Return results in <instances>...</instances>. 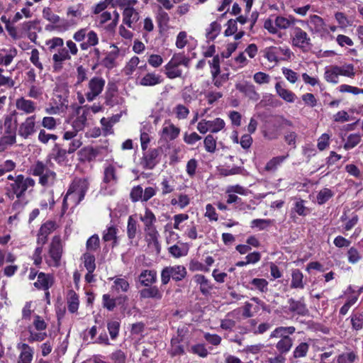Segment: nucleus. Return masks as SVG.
Listing matches in <instances>:
<instances>
[{
	"instance_id": "412c9836",
	"label": "nucleus",
	"mask_w": 363,
	"mask_h": 363,
	"mask_svg": "<svg viewBox=\"0 0 363 363\" xmlns=\"http://www.w3.org/2000/svg\"><path fill=\"white\" fill-rule=\"evenodd\" d=\"M161 75L154 72H148L140 80V84L144 86H153L162 82Z\"/></svg>"
},
{
	"instance_id": "4be33fe9",
	"label": "nucleus",
	"mask_w": 363,
	"mask_h": 363,
	"mask_svg": "<svg viewBox=\"0 0 363 363\" xmlns=\"http://www.w3.org/2000/svg\"><path fill=\"white\" fill-rule=\"evenodd\" d=\"M117 86L114 84H108L105 93V104L108 106H113L118 104L117 96Z\"/></svg>"
},
{
	"instance_id": "bf43d9fd",
	"label": "nucleus",
	"mask_w": 363,
	"mask_h": 363,
	"mask_svg": "<svg viewBox=\"0 0 363 363\" xmlns=\"http://www.w3.org/2000/svg\"><path fill=\"white\" fill-rule=\"evenodd\" d=\"M16 143V133L13 130H5V135L1 138L3 145H13Z\"/></svg>"
},
{
	"instance_id": "ddd939ff",
	"label": "nucleus",
	"mask_w": 363,
	"mask_h": 363,
	"mask_svg": "<svg viewBox=\"0 0 363 363\" xmlns=\"http://www.w3.org/2000/svg\"><path fill=\"white\" fill-rule=\"evenodd\" d=\"M160 150L151 149L144 154L142 164L145 169H152L159 162Z\"/></svg>"
},
{
	"instance_id": "1a4fd4ad",
	"label": "nucleus",
	"mask_w": 363,
	"mask_h": 363,
	"mask_svg": "<svg viewBox=\"0 0 363 363\" xmlns=\"http://www.w3.org/2000/svg\"><path fill=\"white\" fill-rule=\"evenodd\" d=\"M105 80L100 77L91 78L88 83V91L86 93L89 101H94L103 91Z\"/></svg>"
},
{
	"instance_id": "dca6fc26",
	"label": "nucleus",
	"mask_w": 363,
	"mask_h": 363,
	"mask_svg": "<svg viewBox=\"0 0 363 363\" xmlns=\"http://www.w3.org/2000/svg\"><path fill=\"white\" fill-rule=\"evenodd\" d=\"M17 349L20 351L18 363H31L34 354L33 349L26 343L18 344Z\"/></svg>"
},
{
	"instance_id": "4c0bfd02",
	"label": "nucleus",
	"mask_w": 363,
	"mask_h": 363,
	"mask_svg": "<svg viewBox=\"0 0 363 363\" xmlns=\"http://www.w3.org/2000/svg\"><path fill=\"white\" fill-rule=\"evenodd\" d=\"M67 150L61 148L55 144L52 150V158L58 163L64 162L67 159Z\"/></svg>"
},
{
	"instance_id": "473e14b6",
	"label": "nucleus",
	"mask_w": 363,
	"mask_h": 363,
	"mask_svg": "<svg viewBox=\"0 0 363 363\" xmlns=\"http://www.w3.org/2000/svg\"><path fill=\"white\" fill-rule=\"evenodd\" d=\"M297 20L292 16H289V18H286L284 16H277L275 19V25L276 27L280 29H286L289 28L291 26L294 25Z\"/></svg>"
},
{
	"instance_id": "a211bd4d",
	"label": "nucleus",
	"mask_w": 363,
	"mask_h": 363,
	"mask_svg": "<svg viewBox=\"0 0 363 363\" xmlns=\"http://www.w3.org/2000/svg\"><path fill=\"white\" fill-rule=\"evenodd\" d=\"M141 298H152L155 300H161L163 296L162 291L155 285L145 286L139 291Z\"/></svg>"
},
{
	"instance_id": "c9c22d12",
	"label": "nucleus",
	"mask_w": 363,
	"mask_h": 363,
	"mask_svg": "<svg viewBox=\"0 0 363 363\" xmlns=\"http://www.w3.org/2000/svg\"><path fill=\"white\" fill-rule=\"evenodd\" d=\"M138 225L136 220H135L133 216H130L128 220L127 225V235L129 240H132L135 238L138 231Z\"/></svg>"
},
{
	"instance_id": "58836bf2",
	"label": "nucleus",
	"mask_w": 363,
	"mask_h": 363,
	"mask_svg": "<svg viewBox=\"0 0 363 363\" xmlns=\"http://www.w3.org/2000/svg\"><path fill=\"white\" fill-rule=\"evenodd\" d=\"M221 26L216 21H213L206 29V37L208 40H213L220 33Z\"/></svg>"
},
{
	"instance_id": "13d9d810",
	"label": "nucleus",
	"mask_w": 363,
	"mask_h": 363,
	"mask_svg": "<svg viewBox=\"0 0 363 363\" xmlns=\"http://www.w3.org/2000/svg\"><path fill=\"white\" fill-rule=\"evenodd\" d=\"M293 210L301 216H305L308 213V209L304 205V201L301 199H296Z\"/></svg>"
},
{
	"instance_id": "37998d69",
	"label": "nucleus",
	"mask_w": 363,
	"mask_h": 363,
	"mask_svg": "<svg viewBox=\"0 0 363 363\" xmlns=\"http://www.w3.org/2000/svg\"><path fill=\"white\" fill-rule=\"evenodd\" d=\"M253 286L252 290L257 289L261 293H266L268 291V281L265 279L255 278L250 281Z\"/></svg>"
},
{
	"instance_id": "b1692460",
	"label": "nucleus",
	"mask_w": 363,
	"mask_h": 363,
	"mask_svg": "<svg viewBox=\"0 0 363 363\" xmlns=\"http://www.w3.org/2000/svg\"><path fill=\"white\" fill-rule=\"evenodd\" d=\"M16 107L18 110L27 114L33 113L35 111V104L33 101L21 97L16 100Z\"/></svg>"
},
{
	"instance_id": "a18cd8bd",
	"label": "nucleus",
	"mask_w": 363,
	"mask_h": 363,
	"mask_svg": "<svg viewBox=\"0 0 363 363\" xmlns=\"http://www.w3.org/2000/svg\"><path fill=\"white\" fill-rule=\"evenodd\" d=\"M209 131L211 133H218L223 130L225 125V121L220 118H216L213 121H207Z\"/></svg>"
},
{
	"instance_id": "052dcab7",
	"label": "nucleus",
	"mask_w": 363,
	"mask_h": 363,
	"mask_svg": "<svg viewBox=\"0 0 363 363\" xmlns=\"http://www.w3.org/2000/svg\"><path fill=\"white\" fill-rule=\"evenodd\" d=\"M43 16L44 18L52 23H57L60 21L59 16L55 14L49 7L43 9Z\"/></svg>"
},
{
	"instance_id": "c03bdc74",
	"label": "nucleus",
	"mask_w": 363,
	"mask_h": 363,
	"mask_svg": "<svg viewBox=\"0 0 363 363\" xmlns=\"http://www.w3.org/2000/svg\"><path fill=\"white\" fill-rule=\"evenodd\" d=\"M170 203L172 206L177 205L180 209H183L189 204L190 199L186 194H179L177 195V198L172 199Z\"/></svg>"
},
{
	"instance_id": "6e6d98bb",
	"label": "nucleus",
	"mask_w": 363,
	"mask_h": 363,
	"mask_svg": "<svg viewBox=\"0 0 363 363\" xmlns=\"http://www.w3.org/2000/svg\"><path fill=\"white\" fill-rule=\"evenodd\" d=\"M333 193L329 189L325 188L320 190L317 195V202L318 204H323L327 202L332 196Z\"/></svg>"
},
{
	"instance_id": "864d4df0",
	"label": "nucleus",
	"mask_w": 363,
	"mask_h": 363,
	"mask_svg": "<svg viewBox=\"0 0 363 363\" xmlns=\"http://www.w3.org/2000/svg\"><path fill=\"white\" fill-rule=\"evenodd\" d=\"M143 189L140 185L133 186L130 193V199L134 203L138 201L143 202Z\"/></svg>"
},
{
	"instance_id": "9b49d317",
	"label": "nucleus",
	"mask_w": 363,
	"mask_h": 363,
	"mask_svg": "<svg viewBox=\"0 0 363 363\" xmlns=\"http://www.w3.org/2000/svg\"><path fill=\"white\" fill-rule=\"evenodd\" d=\"M123 23L133 30L138 28V21L140 18V13L134 8H127L122 13Z\"/></svg>"
},
{
	"instance_id": "5fc2aeb1",
	"label": "nucleus",
	"mask_w": 363,
	"mask_h": 363,
	"mask_svg": "<svg viewBox=\"0 0 363 363\" xmlns=\"http://www.w3.org/2000/svg\"><path fill=\"white\" fill-rule=\"evenodd\" d=\"M208 64L212 77L218 76L220 72L219 56L218 55L213 56V59L208 61Z\"/></svg>"
},
{
	"instance_id": "774afa93",
	"label": "nucleus",
	"mask_w": 363,
	"mask_h": 363,
	"mask_svg": "<svg viewBox=\"0 0 363 363\" xmlns=\"http://www.w3.org/2000/svg\"><path fill=\"white\" fill-rule=\"evenodd\" d=\"M308 350V345L306 342H302L295 348L294 357L295 358L303 357L306 355Z\"/></svg>"
},
{
	"instance_id": "5701e85b",
	"label": "nucleus",
	"mask_w": 363,
	"mask_h": 363,
	"mask_svg": "<svg viewBox=\"0 0 363 363\" xmlns=\"http://www.w3.org/2000/svg\"><path fill=\"white\" fill-rule=\"evenodd\" d=\"M86 40L84 42H82L80 44V48L82 50H86L90 47H94L99 43V37L97 33L94 31L87 29L86 34Z\"/></svg>"
},
{
	"instance_id": "ea45409f",
	"label": "nucleus",
	"mask_w": 363,
	"mask_h": 363,
	"mask_svg": "<svg viewBox=\"0 0 363 363\" xmlns=\"http://www.w3.org/2000/svg\"><path fill=\"white\" fill-rule=\"evenodd\" d=\"M113 280V289L116 291H121L123 292H127L130 289V284L128 281L124 278H110Z\"/></svg>"
},
{
	"instance_id": "f257e3e1",
	"label": "nucleus",
	"mask_w": 363,
	"mask_h": 363,
	"mask_svg": "<svg viewBox=\"0 0 363 363\" xmlns=\"http://www.w3.org/2000/svg\"><path fill=\"white\" fill-rule=\"evenodd\" d=\"M50 52L55 53L52 55V69L54 72H60L64 67L65 62L71 60L68 50L64 47V40L59 37H55L46 42Z\"/></svg>"
},
{
	"instance_id": "f03ea898",
	"label": "nucleus",
	"mask_w": 363,
	"mask_h": 363,
	"mask_svg": "<svg viewBox=\"0 0 363 363\" xmlns=\"http://www.w3.org/2000/svg\"><path fill=\"white\" fill-rule=\"evenodd\" d=\"M35 185V180L23 174H18L13 182H7L5 186V194L11 200L20 199L25 196L29 188Z\"/></svg>"
},
{
	"instance_id": "49530a36",
	"label": "nucleus",
	"mask_w": 363,
	"mask_h": 363,
	"mask_svg": "<svg viewBox=\"0 0 363 363\" xmlns=\"http://www.w3.org/2000/svg\"><path fill=\"white\" fill-rule=\"evenodd\" d=\"M82 259L87 272H94L96 269L95 257L89 252H86L83 255Z\"/></svg>"
},
{
	"instance_id": "6ab92c4d",
	"label": "nucleus",
	"mask_w": 363,
	"mask_h": 363,
	"mask_svg": "<svg viewBox=\"0 0 363 363\" xmlns=\"http://www.w3.org/2000/svg\"><path fill=\"white\" fill-rule=\"evenodd\" d=\"M53 282V277L51 274L40 272L34 286L38 289L47 291L52 286Z\"/></svg>"
},
{
	"instance_id": "680f3d73",
	"label": "nucleus",
	"mask_w": 363,
	"mask_h": 363,
	"mask_svg": "<svg viewBox=\"0 0 363 363\" xmlns=\"http://www.w3.org/2000/svg\"><path fill=\"white\" fill-rule=\"evenodd\" d=\"M107 327L111 339H115L118 335L120 328L119 322L117 320L110 321L108 323Z\"/></svg>"
},
{
	"instance_id": "3c124183",
	"label": "nucleus",
	"mask_w": 363,
	"mask_h": 363,
	"mask_svg": "<svg viewBox=\"0 0 363 363\" xmlns=\"http://www.w3.org/2000/svg\"><path fill=\"white\" fill-rule=\"evenodd\" d=\"M140 220L143 222L145 227H150L155 225L156 217L151 210L146 208L144 216H140Z\"/></svg>"
},
{
	"instance_id": "72a5a7b5",
	"label": "nucleus",
	"mask_w": 363,
	"mask_h": 363,
	"mask_svg": "<svg viewBox=\"0 0 363 363\" xmlns=\"http://www.w3.org/2000/svg\"><path fill=\"white\" fill-rule=\"evenodd\" d=\"M104 182L105 183L117 182L118 177L116 175V168L113 164H108L104 169Z\"/></svg>"
},
{
	"instance_id": "0eeeda50",
	"label": "nucleus",
	"mask_w": 363,
	"mask_h": 363,
	"mask_svg": "<svg viewBox=\"0 0 363 363\" xmlns=\"http://www.w3.org/2000/svg\"><path fill=\"white\" fill-rule=\"evenodd\" d=\"M49 259H46V262L49 266L58 267L60 265V260L62 254V245L60 237L55 236L50 245Z\"/></svg>"
},
{
	"instance_id": "0e129e2a",
	"label": "nucleus",
	"mask_w": 363,
	"mask_h": 363,
	"mask_svg": "<svg viewBox=\"0 0 363 363\" xmlns=\"http://www.w3.org/2000/svg\"><path fill=\"white\" fill-rule=\"evenodd\" d=\"M174 113L176 114V117L179 119H185L187 118L189 110L187 107L182 104H178L174 108Z\"/></svg>"
},
{
	"instance_id": "f704fd0d",
	"label": "nucleus",
	"mask_w": 363,
	"mask_h": 363,
	"mask_svg": "<svg viewBox=\"0 0 363 363\" xmlns=\"http://www.w3.org/2000/svg\"><path fill=\"white\" fill-rule=\"evenodd\" d=\"M164 74L169 79H173L182 77V72L179 69V67L169 62L164 66Z\"/></svg>"
},
{
	"instance_id": "f8f14e48",
	"label": "nucleus",
	"mask_w": 363,
	"mask_h": 363,
	"mask_svg": "<svg viewBox=\"0 0 363 363\" xmlns=\"http://www.w3.org/2000/svg\"><path fill=\"white\" fill-rule=\"evenodd\" d=\"M180 134V128L174 125L170 120H165L161 130V137L166 140H174Z\"/></svg>"
},
{
	"instance_id": "7ed1b4c3",
	"label": "nucleus",
	"mask_w": 363,
	"mask_h": 363,
	"mask_svg": "<svg viewBox=\"0 0 363 363\" xmlns=\"http://www.w3.org/2000/svg\"><path fill=\"white\" fill-rule=\"evenodd\" d=\"M89 182L87 178H75L63 199V207L67 208V200L69 199L74 204L78 205L84 198L89 189Z\"/></svg>"
},
{
	"instance_id": "a19ab883",
	"label": "nucleus",
	"mask_w": 363,
	"mask_h": 363,
	"mask_svg": "<svg viewBox=\"0 0 363 363\" xmlns=\"http://www.w3.org/2000/svg\"><path fill=\"white\" fill-rule=\"evenodd\" d=\"M288 155L285 156L274 157L271 159L265 166V170L268 172H274L285 160L288 157Z\"/></svg>"
},
{
	"instance_id": "338daca9",
	"label": "nucleus",
	"mask_w": 363,
	"mask_h": 363,
	"mask_svg": "<svg viewBox=\"0 0 363 363\" xmlns=\"http://www.w3.org/2000/svg\"><path fill=\"white\" fill-rule=\"evenodd\" d=\"M139 62V57L136 56L133 57L125 67L124 70L125 74L128 75L133 74V72L135 71V68L138 65Z\"/></svg>"
},
{
	"instance_id": "cd10ccee",
	"label": "nucleus",
	"mask_w": 363,
	"mask_h": 363,
	"mask_svg": "<svg viewBox=\"0 0 363 363\" xmlns=\"http://www.w3.org/2000/svg\"><path fill=\"white\" fill-rule=\"evenodd\" d=\"M290 286L291 289H303L304 288L303 274L298 269L292 270Z\"/></svg>"
},
{
	"instance_id": "603ef678",
	"label": "nucleus",
	"mask_w": 363,
	"mask_h": 363,
	"mask_svg": "<svg viewBox=\"0 0 363 363\" xmlns=\"http://www.w3.org/2000/svg\"><path fill=\"white\" fill-rule=\"evenodd\" d=\"M361 142V135L359 133L350 134L344 145L345 150H350L357 146Z\"/></svg>"
},
{
	"instance_id": "20e7f679",
	"label": "nucleus",
	"mask_w": 363,
	"mask_h": 363,
	"mask_svg": "<svg viewBox=\"0 0 363 363\" xmlns=\"http://www.w3.org/2000/svg\"><path fill=\"white\" fill-rule=\"evenodd\" d=\"M30 172L32 175L39 177V184L43 186H52L57 179L56 173L41 161L31 166Z\"/></svg>"
},
{
	"instance_id": "bb28decb",
	"label": "nucleus",
	"mask_w": 363,
	"mask_h": 363,
	"mask_svg": "<svg viewBox=\"0 0 363 363\" xmlns=\"http://www.w3.org/2000/svg\"><path fill=\"white\" fill-rule=\"evenodd\" d=\"M194 280L196 284L200 285V291L203 295L209 294L210 291L213 289L209 280L202 274H196L194 277Z\"/></svg>"
},
{
	"instance_id": "f3484780",
	"label": "nucleus",
	"mask_w": 363,
	"mask_h": 363,
	"mask_svg": "<svg viewBox=\"0 0 363 363\" xmlns=\"http://www.w3.org/2000/svg\"><path fill=\"white\" fill-rule=\"evenodd\" d=\"M157 279V274L155 269H144L138 277L139 282L143 286H150L155 284Z\"/></svg>"
},
{
	"instance_id": "79ce46f5",
	"label": "nucleus",
	"mask_w": 363,
	"mask_h": 363,
	"mask_svg": "<svg viewBox=\"0 0 363 363\" xmlns=\"http://www.w3.org/2000/svg\"><path fill=\"white\" fill-rule=\"evenodd\" d=\"M293 345V340L291 337H285L284 339H280V340L277 343L276 348L281 353H286L288 352Z\"/></svg>"
},
{
	"instance_id": "2f4dec72",
	"label": "nucleus",
	"mask_w": 363,
	"mask_h": 363,
	"mask_svg": "<svg viewBox=\"0 0 363 363\" xmlns=\"http://www.w3.org/2000/svg\"><path fill=\"white\" fill-rule=\"evenodd\" d=\"M339 72L338 66H332L326 69L324 73L325 79L330 83H338Z\"/></svg>"
},
{
	"instance_id": "393cba45",
	"label": "nucleus",
	"mask_w": 363,
	"mask_h": 363,
	"mask_svg": "<svg viewBox=\"0 0 363 363\" xmlns=\"http://www.w3.org/2000/svg\"><path fill=\"white\" fill-rule=\"evenodd\" d=\"M296 329L294 326L289 327H278L274 330L271 335V338H280L284 339L285 337H290L289 335H292L295 332Z\"/></svg>"
},
{
	"instance_id": "09e8293b",
	"label": "nucleus",
	"mask_w": 363,
	"mask_h": 363,
	"mask_svg": "<svg viewBox=\"0 0 363 363\" xmlns=\"http://www.w3.org/2000/svg\"><path fill=\"white\" fill-rule=\"evenodd\" d=\"M118 232V228L115 226H110L107 228L106 231L104 232L103 240L105 242L113 240L114 245L117 243V237L116 234Z\"/></svg>"
},
{
	"instance_id": "a878e982",
	"label": "nucleus",
	"mask_w": 363,
	"mask_h": 363,
	"mask_svg": "<svg viewBox=\"0 0 363 363\" xmlns=\"http://www.w3.org/2000/svg\"><path fill=\"white\" fill-rule=\"evenodd\" d=\"M275 89L277 94L284 101L293 103L295 100L296 95L290 90L282 86L280 82L275 84Z\"/></svg>"
},
{
	"instance_id": "7c9ffc66",
	"label": "nucleus",
	"mask_w": 363,
	"mask_h": 363,
	"mask_svg": "<svg viewBox=\"0 0 363 363\" xmlns=\"http://www.w3.org/2000/svg\"><path fill=\"white\" fill-rule=\"evenodd\" d=\"M181 337H173L171 340L170 354L172 357L184 354V348L181 342H183Z\"/></svg>"
},
{
	"instance_id": "8fccbe9b",
	"label": "nucleus",
	"mask_w": 363,
	"mask_h": 363,
	"mask_svg": "<svg viewBox=\"0 0 363 363\" xmlns=\"http://www.w3.org/2000/svg\"><path fill=\"white\" fill-rule=\"evenodd\" d=\"M162 194L166 195L174 191V182L169 178H164L160 183Z\"/></svg>"
},
{
	"instance_id": "39448f33",
	"label": "nucleus",
	"mask_w": 363,
	"mask_h": 363,
	"mask_svg": "<svg viewBox=\"0 0 363 363\" xmlns=\"http://www.w3.org/2000/svg\"><path fill=\"white\" fill-rule=\"evenodd\" d=\"M186 274V269L183 265L165 267L161 272L162 285H167L171 278L176 281H182L185 278Z\"/></svg>"
},
{
	"instance_id": "c756f323",
	"label": "nucleus",
	"mask_w": 363,
	"mask_h": 363,
	"mask_svg": "<svg viewBox=\"0 0 363 363\" xmlns=\"http://www.w3.org/2000/svg\"><path fill=\"white\" fill-rule=\"evenodd\" d=\"M17 51L14 49H10L9 50L3 49L0 50V65H3L8 66L11 63L13 58L16 56Z\"/></svg>"
},
{
	"instance_id": "aec40b11",
	"label": "nucleus",
	"mask_w": 363,
	"mask_h": 363,
	"mask_svg": "<svg viewBox=\"0 0 363 363\" xmlns=\"http://www.w3.org/2000/svg\"><path fill=\"white\" fill-rule=\"evenodd\" d=\"M288 311L293 314L305 315L308 313L306 305L301 301H296L291 298L288 300Z\"/></svg>"
},
{
	"instance_id": "423d86ee",
	"label": "nucleus",
	"mask_w": 363,
	"mask_h": 363,
	"mask_svg": "<svg viewBox=\"0 0 363 363\" xmlns=\"http://www.w3.org/2000/svg\"><path fill=\"white\" fill-rule=\"evenodd\" d=\"M291 44L303 52H308L312 48L311 38L308 33L299 27H295L291 35Z\"/></svg>"
},
{
	"instance_id": "9d476101",
	"label": "nucleus",
	"mask_w": 363,
	"mask_h": 363,
	"mask_svg": "<svg viewBox=\"0 0 363 363\" xmlns=\"http://www.w3.org/2000/svg\"><path fill=\"white\" fill-rule=\"evenodd\" d=\"M35 116L33 115L27 117L18 127V134L24 139L28 138L36 132L35 128Z\"/></svg>"
},
{
	"instance_id": "e2e57ef3",
	"label": "nucleus",
	"mask_w": 363,
	"mask_h": 363,
	"mask_svg": "<svg viewBox=\"0 0 363 363\" xmlns=\"http://www.w3.org/2000/svg\"><path fill=\"white\" fill-rule=\"evenodd\" d=\"M86 247L88 251H96L99 247V238L97 235L90 237L86 241Z\"/></svg>"
},
{
	"instance_id": "6e6552de",
	"label": "nucleus",
	"mask_w": 363,
	"mask_h": 363,
	"mask_svg": "<svg viewBox=\"0 0 363 363\" xmlns=\"http://www.w3.org/2000/svg\"><path fill=\"white\" fill-rule=\"evenodd\" d=\"M292 52L287 47H269L264 50V57L269 62H278L279 61L288 60L291 58Z\"/></svg>"
},
{
	"instance_id": "de8ad7c7",
	"label": "nucleus",
	"mask_w": 363,
	"mask_h": 363,
	"mask_svg": "<svg viewBox=\"0 0 363 363\" xmlns=\"http://www.w3.org/2000/svg\"><path fill=\"white\" fill-rule=\"evenodd\" d=\"M169 62L174 64L177 67L180 65H184L186 67H188L190 62V60L182 53H177L174 54L172 56V59L169 60Z\"/></svg>"
},
{
	"instance_id": "e433bc0d",
	"label": "nucleus",
	"mask_w": 363,
	"mask_h": 363,
	"mask_svg": "<svg viewBox=\"0 0 363 363\" xmlns=\"http://www.w3.org/2000/svg\"><path fill=\"white\" fill-rule=\"evenodd\" d=\"M88 111L86 109L82 108V113H80V111H78V116L74 121L72 123V127L76 128L77 130H82L84 128L86 123V116H87Z\"/></svg>"
},
{
	"instance_id": "4468645a",
	"label": "nucleus",
	"mask_w": 363,
	"mask_h": 363,
	"mask_svg": "<svg viewBox=\"0 0 363 363\" xmlns=\"http://www.w3.org/2000/svg\"><path fill=\"white\" fill-rule=\"evenodd\" d=\"M309 30L313 33L323 34L327 31L326 24L323 19L317 16L311 15L308 21Z\"/></svg>"
},
{
	"instance_id": "c85d7f7f",
	"label": "nucleus",
	"mask_w": 363,
	"mask_h": 363,
	"mask_svg": "<svg viewBox=\"0 0 363 363\" xmlns=\"http://www.w3.org/2000/svg\"><path fill=\"white\" fill-rule=\"evenodd\" d=\"M67 308L70 313H75L77 311L79 304L78 295L73 290H69L67 293Z\"/></svg>"
},
{
	"instance_id": "69168bd1",
	"label": "nucleus",
	"mask_w": 363,
	"mask_h": 363,
	"mask_svg": "<svg viewBox=\"0 0 363 363\" xmlns=\"http://www.w3.org/2000/svg\"><path fill=\"white\" fill-rule=\"evenodd\" d=\"M189 351L193 353L198 354L201 357H207L208 352L203 344H197L191 347Z\"/></svg>"
},
{
	"instance_id": "4d7b16f0",
	"label": "nucleus",
	"mask_w": 363,
	"mask_h": 363,
	"mask_svg": "<svg viewBox=\"0 0 363 363\" xmlns=\"http://www.w3.org/2000/svg\"><path fill=\"white\" fill-rule=\"evenodd\" d=\"M205 150L210 153L215 152L216 150V140L214 137L209 134L208 135L203 141Z\"/></svg>"
},
{
	"instance_id": "2eb2a0df",
	"label": "nucleus",
	"mask_w": 363,
	"mask_h": 363,
	"mask_svg": "<svg viewBox=\"0 0 363 363\" xmlns=\"http://www.w3.org/2000/svg\"><path fill=\"white\" fill-rule=\"evenodd\" d=\"M235 88L237 90L244 94L245 96L248 97L250 100L257 101L259 99V95L256 91L255 86L249 82H244L237 83L235 84Z\"/></svg>"
}]
</instances>
